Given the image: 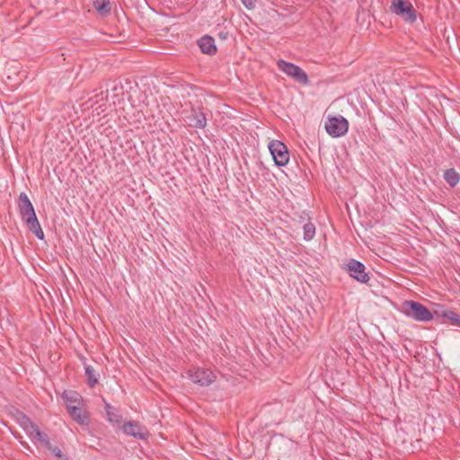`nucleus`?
Instances as JSON below:
<instances>
[{"instance_id":"f257e3e1","label":"nucleus","mask_w":460,"mask_h":460,"mask_svg":"<svg viewBox=\"0 0 460 460\" xmlns=\"http://www.w3.org/2000/svg\"><path fill=\"white\" fill-rule=\"evenodd\" d=\"M18 208L21 217L29 230L31 231L39 240H43L44 232L37 218L33 205L25 192H21L19 195Z\"/></svg>"},{"instance_id":"423d86ee","label":"nucleus","mask_w":460,"mask_h":460,"mask_svg":"<svg viewBox=\"0 0 460 460\" xmlns=\"http://www.w3.org/2000/svg\"><path fill=\"white\" fill-rule=\"evenodd\" d=\"M325 129L332 137L344 136L349 129V121L342 116L328 118Z\"/></svg>"},{"instance_id":"4be33fe9","label":"nucleus","mask_w":460,"mask_h":460,"mask_svg":"<svg viewBox=\"0 0 460 460\" xmlns=\"http://www.w3.org/2000/svg\"><path fill=\"white\" fill-rule=\"evenodd\" d=\"M31 438L36 439L44 447L49 446L50 441L49 436L46 433L41 432L40 430L37 431L35 437H32Z\"/></svg>"},{"instance_id":"1a4fd4ad","label":"nucleus","mask_w":460,"mask_h":460,"mask_svg":"<svg viewBox=\"0 0 460 460\" xmlns=\"http://www.w3.org/2000/svg\"><path fill=\"white\" fill-rule=\"evenodd\" d=\"M436 319H441L440 323H450L451 325L460 327V315L453 310L437 309L434 311Z\"/></svg>"},{"instance_id":"20e7f679","label":"nucleus","mask_w":460,"mask_h":460,"mask_svg":"<svg viewBox=\"0 0 460 460\" xmlns=\"http://www.w3.org/2000/svg\"><path fill=\"white\" fill-rule=\"evenodd\" d=\"M277 66L280 71L293 78L296 82L304 85L308 84L309 80L306 73L298 66L287 62L283 59H279L277 62Z\"/></svg>"},{"instance_id":"6e6552de","label":"nucleus","mask_w":460,"mask_h":460,"mask_svg":"<svg viewBox=\"0 0 460 460\" xmlns=\"http://www.w3.org/2000/svg\"><path fill=\"white\" fill-rule=\"evenodd\" d=\"M190 380L202 386H207L215 381L216 376L208 368H194L189 370Z\"/></svg>"},{"instance_id":"a211bd4d","label":"nucleus","mask_w":460,"mask_h":460,"mask_svg":"<svg viewBox=\"0 0 460 460\" xmlns=\"http://www.w3.org/2000/svg\"><path fill=\"white\" fill-rule=\"evenodd\" d=\"M304 239L305 241H311L315 234V226L313 223L308 222L305 224L304 227Z\"/></svg>"},{"instance_id":"b1692460","label":"nucleus","mask_w":460,"mask_h":460,"mask_svg":"<svg viewBox=\"0 0 460 460\" xmlns=\"http://www.w3.org/2000/svg\"><path fill=\"white\" fill-rule=\"evenodd\" d=\"M39 430V427L35 423H33L32 425L29 426L28 429H25L24 431L31 438L32 437H35L36 432Z\"/></svg>"},{"instance_id":"39448f33","label":"nucleus","mask_w":460,"mask_h":460,"mask_svg":"<svg viewBox=\"0 0 460 460\" xmlns=\"http://www.w3.org/2000/svg\"><path fill=\"white\" fill-rule=\"evenodd\" d=\"M269 150L277 166H285L289 161V153L287 146L279 140L269 143Z\"/></svg>"},{"instance_id":"2eb2a0df","label":"nucleus","mask_w":460,"mask_h":460,"mask_svg":"<svg viewBox=\"0 0 460 460\" xmlns=\"http://www.w3.org/2000/svg\"><path fill=\"white\" fill-rule=\"evenodd\" d=\"M443 177L450 187L456 186L460 181V173L454 168L447 169Z\"/></svg>"},{"instance_id":"6ab92c4d","label":"nucleus","mask_w":460,"mask_h":460,"mask_svg":"<svg viewBox=\"0 0 460 460\" xmlns=\"http://www.w3.org/2000/svg\"><path fill=\"white\" fill-rule=\"evenodd\" d=\"M17 420L23 430L28 429L29 426L34 423L27 415L22 412L18 413Z\"/></svg>"},{"instance_id":"bb28decb","label":"nucleus","mask_w":460,"mask_h":460,"mask_svg":"<svg viewBox=\"0 0 460 460\" xmlns=\"http://www.w3.org/2000/svg\"><path fill=\"white\" fill-rule=\"evenodd\" d=\"M58 460H69V458L62 453L61 457H58Z\"/></svg>"},{"instance_id":"f3484780","label":"nucleus","mask_w":460,"mask_h":460,"mask_svg":"<svg viewBox=\"0 0 460 460\" xmlns=\"http://www.w3.org/2000/svg\"><path fill=\"white\" fill-rule=\"evenodd\" d=\"M84 375L87 378V384L90 387H93L98 383V379L95 375V370L92 366H84Z\"/></svg>"},{"instance_id":"aec40b11","label":"nucleus","mask_w":460,"mask_h":460,"mask_svg":"<svg viewBox=\"0 0 460 460\" xmlns=\"http://www.w3.org/2000/svg\"><path fill=\"white\" fill-rule=\"evenodd\" d=\"M17 420L23 430L28 429L29 426L34 423L27 415L22 412L18 413Z\"/></svg>"},{"instance_id":"412c9836","label":"nucleus","mask_w":460,"mask_h":460,"mask_svg":"<svg viewBox=\"0 0 460 460\" xmlns=\"http://www.w3.org/2000/svg\"><path fill=\"white\" fill-rule=\"evenodd\" d=\"M105 411H106V413H107V416H108V419L110 421H115V422L119 421L120 416H119L116 413V409L107 402H105Z\"/></svg>"},{"instance_id":"ddd939ff","label":"nucleus","mask_w":460,"mask_h":460,"mask_svg":"<svg viewBox=\"0 0 460 460\" xmlns=\"http://www.w3.org/2000/svg\"><path fill=\"white\" fill-rule=\"evenodd\" d=\"M198 45L202 53L213 56L217 53V47L215 45V40L209 36L205 35L198 40Z\"/></svg>"},{"instance_id":"393cba45","label":"nucleus","mask_w":460,"mask_h":460,"mask_svg":"<svg viewBox=\"0 0 460 460\" xmlns=\"http://www.w3.org/2000/svg\"><path fill=\"white\" fill-rule=\"evenodd\" d=\"M241 1L243 4V5L249 10L253 9L255 7V0H241Z\"/></svg>"},{"instance_id":"7ed1b4c3","label":"nucleus","mask_w":460,"mask_h":460,"mask_svg":"<svg viewBox=\"0 0 460 460\" xmlns=\"http://www.w3.org/2000/svg\"><path fill=\"white\" fill-rule=\"evenodd\" d=\"M390 11L406 22L413 23L417 20V12L409 0H392Z\"/></svg>"},{"instance_id":"f03ea898","label":"nucleus","mask_w":460,"mask_h":460,"mask_svg":"<svg viewBox=\"0 0 460 460\" xmlns=\"http://www.w3.org/2000/svg\"><path fill=\"white\" fill-rule=\"evenodd\" d=\"M402 312L417 322L427 323L436 318L434 312L429 311L421 303L413 300H405L402 304Z\"/></svg>"},{"instance_id":"5701e85b","label":"nucleus","mask_w":460,"mask_h":460,"mask_svg":"<svg viewBox=\"0 0 460 460\" xmlns=\"http://www.w3.org/2000/svg\"><path fill=\"white\" fill-rule=\"evenodd\" d=\"M52 455H54L57 458L61 457L62 451L59 447L56 446H52L49 442V447H45Z\"/></svg>"},{"instance_id":"0eeeda50","label":"nucleus","mask_w":460,"mask_h":460,"mask_svg":"<svg viewBox=\"0 0 460 460\" xmlns=\"http://www.w3.org/2000/svg\"><path fill=\"white\" fill-rule=\"evenodd\" d=\"M345 270L352 279L360 283H367L369 275L366 272L365 265L355 259H349L345 266Z\"/></svg>"},{"instance_id":"f8f14e48","label":"nucleus","mask_w":460,"mask_h":460,"mask_svg":"<svg viewBox=\"0 0 460 460\" xmlns=\"http://www.w3.org/2000/svg\"><path fill=\"white\" fill-rule=\"evenodd\" d=\"M67 411L72 419L80 425H88L89 416L86 410L84 408V404L79 406H71Z\"/></svg>"},{"instance_id":"dca6fc26","label":"nucleus","mask_w":460,"mask_h":460,"mask_svg":"<svg viewBox=\"0 0 460 460\" xmlns=\"http://www.w3.org/2000/svg\"><path fill=\"white\" fill-rule=\"evenodd\" d=\"M93 6L102 16H106L111 13L110 0H94Z\"/></svg>"},{"instance_id":"a878e982","label":"nucleus","mask_w":460,"mask_h":460,"mask_svg":"<svg viewBox=\"0 0 460 460\" xmlns=\"http://www.w3.org/2000/svg\"><path fill=\"white\" fill-rule=\"evenodd\" d=\"M119 90L120 92H122V86L119 85L118 86L117 84H115L112 88H111V92H113V98L116 97L119 93H116V92Z\"/></svg>"},{"instance_id":"9b49d317","label":"nucleus","mask_w":460,"mask_h":460,"mask_svg":"<svg viewBox=\"0 0 460 460\" xmlns=\"http://www.w3.org/2000/svg\"><path fill=\"white\" fill-rule=\"evenodd\" d=\"M187 122L190 127L204 128L207 125V118L201 111L192 109L191 113L187 116Z\"/></svg>"},{"instance_id":"9d476101","label":"nucleus","mask_w":460,"mask_h":460,"mask_svg":"<svg viewBox=\"0 0 460 460\" xmlns=\"http://www.w3.org/2000/svg\"><path fill=\"white\" fill-rule=\"evenodd\" d=\"M123 432L139 439H146L149 437V432L145 427L133 421H128L123 425Z\"/></svg>"},{"instance_id":"4468645a","label":"nucleus","mask_w":460,"mask_h":460,"mask_svg":"<svg viewBox=\"0 0 460 460\" xmlns=\"http://www.w3.org/2000/svg\"><path fill=\"white\" fill-rule=\"evenodd\" d=\"M62 397L66 402L67 410L70 409L71 406H79L84 404L83 398L77 392L65 391Z\"/></svg>"}]
</instances>
